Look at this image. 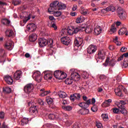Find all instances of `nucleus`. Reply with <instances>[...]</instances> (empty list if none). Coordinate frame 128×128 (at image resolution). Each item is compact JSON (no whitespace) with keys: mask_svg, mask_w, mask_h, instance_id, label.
<instances>
[{"mask_svg":"<svg viewBox=\"0 0 128 128\" xmlns=\"http://www.w3.org/2000/svg\"><path fill=\"white\" fill-rule=\"evenodd\" d=\"M0 128H8V126L6 125V122H4L2 123Z\"/></svg>","mask_w":128,"mask_h":128,"instance_id":"0e129e2a","label":"nucleus"},{"mask_svg":"<svg viewBox=\"0 0 128 128\" xmlns=\"http://www.w3.org/2000/svg\"><path fill=\"white\" fill-rule=\"evenodd\" d=\"M96 126L98 128H103L102 124L100 122H96Z\"/></svg>","mask_w":128,"mask_h":128,"instance_id":"3c124183","label":"nucleus"},{"mask_svg":"<svg viewBox=\"0 0 128 128\" xmlns=\"http://www.w3.org/2000/svg\"><path fill=\"white\" fill-rule=\"evenodd\" d=\"M89 112H90V110L88 109L84 108L83 112H82V114L83 115L88 114Z\"/></svg>","mask_w":128,"mask_h":128,"instance_id":"a18cd8bd","label":"nucleus"},{"mask_svg":"<svg viewBox=\"0 0 128 128\" xmlns=\"http://www.w3.org/2000/svg\"><path fill=\"white\" fill-rule=\"evenodd\" d=\"M109 64L111 66H114L115 65V62H114V60H110L109 62Z\"/></svg>","mask_w":128,"mask_h":128,"instance_id":"6e6d98bb","label":"nucleus"},{"mask_svg":"<svg viewBox=\"0 0 128 128\" xmlns=\"http://www.w3.org/2000/svg\"><path fill=\"white\" fill-rule=\"evenodd\" d=\"M113 8V7H107V8H106V12H109V11H110V12H114V10H112V8Z\"/></svg>","mask_w":128,"mask_h":128,"instance_id":"13d9d810","label":"nucleus"},{"mask_svg":"<svg viewBox=\"0 0 128 128\" xmlns=\"http://www.w3.org/2000/svg\"><path fill=\"white\" fill-rule=\"evenodd\" d=\"M66 8V5L60 2L58 0L54 1L53 3H51L48 11L50 14H52L50 10H62Z\"/></svg>","mask_w":128,"mask_h":128,"instance_id":"7ed1b4c3","label":"nucleus"},{"mask_svg":"<svg viewBox=\"0 0 128 128\" xmlns=\"http://www.w3.org/2000/svg\"><path fill=\"white\" fill-rule=\"evenodd\" d=\"M64 32H66L67 34L71 35L72 34V32L71 30H65Z\"/></svg>","mask_w":128,"mask_h":128,"instance_id":"864d4df0","label":"nucleus"},{"mask_svg":"<svg viewBox=\"0 0 128 128\" xmlns=\"http://www.w3.org/2000/svg\"><path fill=\"white\" fill-rule=\"evenodd\" d=\"M2 23L6 26H10V21L9 20L4 18L2 20Z\"/></svg>","mask_w":128,"mask_h":128,"instance_id":"a878e982","label":"nucleus"},{"mask_svg":"<svg viewBox=\"0 0 128 128\" xmlns=\"http://www.w3.org/2000/svg\"><path fill=\"white\" fill-rule=\"evenodd\" d=\"M40 92H41V93L40 94V96H42V97H44L46 96H47L50 92V90L46 91L45 89H44V88L40 90Z\"/></svg>","mask_w":128,"mask_h":128,"instance_id":"412c9836","label":"nucleus"},{"mask_svg":"<svg viewBox=\"0 0 128 128\" xmlns=\"http://www.w3.org/2000/svg\"><path fill=\"white\" fill-rule=\"evenodd\" d=\"M82 32L85 31L86 32L88 33L90 32V28L89 26H82Z\"/></svg>","mask_w":128,"mask_h":128,"instance_id":"58836bf2","label":"nucleus"},{"mask_svg":"<svg viewBox=\"0 0 128 128\" xmlns=\"http://www.w3.org/2000/svg\"><path fill=\"white\" fill-rule=\"evenodd\" d=\"M6 55L4 49L0 50V62H4L6 60Z\"/></svg>","mask_w":128,"mask_h":128,"instance_id":"1a4fd4ad","label":"nucleus"},{"mask_svg":"<svg viewBox=\"0 0 128 128\" xmlns=\"http://www.w3.org/2000/svg\"><path fill=\"white\" fill-rule=\"evenodd\" d=\"M22 3V1L20 0H12V4L14 6H18L20 4Z\"/></svg>","mask_w":128,"mask_h":128,"instance_id":"f704fd0d","label":"nucleus"},{"mask_svg":"<svg viewBox=\"0 0 128 128\" xmlns=\"http://www.w3.org/2000/svg\"><path fill=\"white\" fill-rule=\"evenodd\" d=\"M106 78V76H104V75H103V74L102 75H100V80H102L104 79H105Z\"/></svg>","mask_w":128,"mask_h":128,"instance_id":"69168bd1","label":"nucleus"},{"mask_svg":"<svg viewBox=\"0 0 128 128\" xmlns=\"http://www.w3.org/2000/svg\"><path fill=\"white\" fill-rule=\"evenodd\" d=\"M127 30L126 28H122L119 31H118V34L120 35H123L126 32Z\"/></svg>","mask_w":128,"mask_h":128,"instance_id":"72a5a7b5","label":"nucleus"},{"mask_svg":"<svg viewBox=\"0 0 128 128\" xmlns=\"http://www.w3.org/2000/svg\"><path fill=\"white\" fill-rule=\"evenodd\" d=\"M45 127L46 128H56V126L51 124H46L45 125Z\"/></svg>","mask_w":128,"mask_h":128,"instance_id":"a19ab883","label":"nucleus"},{"mask_svg":"<svg viewBox=\"0 0 128 128\" xmlns=\"http://www.w3.org/2000/svg\"><path fill=\"white\" fill-rule=\"evenodd\" d=\"M112 102V100L109 99L107 100H106L104 103L102 104V107H108L110 106V104Z\"/></svg>","mask_w":128,"mask_h":128,"instance_id":"bb28decb","label":"nucleus"},{"mask_svg":"<svg viewBox=\"0 0 128 128\" xmlns=\"http://www.w3.org/2000/svg\"><path fill=\"white\" fill-rule=\"evenodd\" d=\"M80 124L76 122L74 124L73 127L72 128H80Z\"/></svg>","mask_w":128,"mask_h":128,"instance_id":"8fccbe9b","label":"nucleus"},{"mask_svg":"<svg viewBox=\"0 0 128 128\" xmlns=\"http://www.w3.org/2000/svg\"><path fill=\"white\" fill-rule=\"evenodd\" d=\"M37 39V36L36 34H32L29 36V40L30 42H34Z\"/></svg>","mask_w":128,"mask_h":128,"instance_id":"393cba45","label":"nucleus"},{"mask_svg":"<svg viewBox=\"0 0 128 128\" xmlns=\"http://www.w3.org/2000/svg\"><path fill=\"white\" fill-rule=\"evenodd\" d=\"M52 28H54L55 30H57L58 27L56 26L55 24H53L52 26Z\"/></svg>","mask_w":128,"mask_h":128,"instance_id":"774afa93","label":"nucleus"},{"mask_svg":"<svg viewBox=\"0 0 128 128\" xmlns=\"http://www.w3.org/2000/svg\"><path fill=\"white\" fill-rule=\"evenodd\" d=\"M48 118L51 120H56L58 116L56 114H50L48 115Z\"/></svg>","mask_w":128,"mask_h":128,"instance_id":"c756f323","label":"nucleus"},{"mask_svg":"<svg viewBox=\"0 0 128 128\" xmlns=\"http://www.w3.org/2000/svg\"><path fill=\"white\" fill-rule=\"evenodd\" d=\"M69 74H70V78L66 79L64 82L66 84L70 85L73 83V80L76 82L80 80V76L78 72H75L74 69H70L69 71Z\"/></svg>","mask_w":128,"mask_h":128,"instance_id":"f03ea898","label":"nucleus"},{"mask_svg":"<svg viewBox=\"0 0 128 128\" xmlns=\"http://www.w3.org/2000/svg\"><path fill=\"white\" fill-rule=\"evenodd\" d=\"M34 103L32 102H28V106H30V108L29 109V111L30 112L32 113H37L38 110L36 108V106H34Z\"/></svg>","mask_w":128,"mask_h":128,"instance_id":"6e6552de","label":"nucleus"},{"mask_svg":"<svg viewBox=\"0 0 128 128\" xmlns=\"http://www.w3.org/2000/svg\"><path fill=\"white\" fill-rule=\"evenodd\" d=\"M80 12L84 15H86L88 13L87 10H86V9H84V8H82L81 10H80Z\"/></svg>","mask_w":128,"mask_h":128,"instance_id":"37998d69","label":"nucleus"},{"mask_svg":"<svg viewBox=\"0 0 128 128\" xmlns=\"http://www.w3.org/2000/svg\"><path fill=\"white\" fill-rule=\"evenodd\" d=\"M71 39L68 36H65L61 38V42L65 45H68L71 42Z\"/></svg>","mask_w":128,"mask_h":128,"instance_id":"4468645a","label":"nucleus"},{"mask_svg":"<svg viewBox=\"0 0 128 128\" xmlns=\"http://www.w3.org/2000/svg\"><path fill=\"white\" fill-rule=\"evenodd\" d=\"M5 113L4 112H0V118L3 119L4 118Z\"/></svg>","mask_w":128,"mask_h":128,"instance_id":"603ef678","label":"nucleus"},{"mask_svg":"<svg viewBox=\"0 0 128 128\" xmlns=\"http://www.w3.org/2000/svg\"><path fill=\"white\" fill-rule=\"evenodd\" d=\"M76 23L79 24L82 22V18H78L76 20Z\"/></svg>","mask_w":128,"mask_h":128,"instance_id":"680f3d73","label":"nucleus"},{"mask_svg":"<svg viewBox=\"0 0 128 128\" xmlns=\"http://www.w3.org/2000/svg\"><path fill=\"white\" fill-rule=\"evenodd\" d=\"M22 71L18 70H16V72L14 74V78L16 80H18L20 78V76H22Z\"/></svg>","mask_w":128,"mask_h":128,"instance_id":"aec40b11","label":"nucleus"},{"mask_svg":"<svg viewBox=\"0 0 128 128\" xmlns=\"http://www.w3.org/2000/svg\"><path fill=\"white\" fill-rule=\"evenodd\" d=\"M38 104L41 106H43L44 104V102L40 99L38 100Z\"/></svg>","mask_w":128,"mask_h":128,"instance_id":"e2e57ef3","label":"nucleus"},{"mask_svg":"<svg viewBox=\"0 0 128 128\" xmlns=\"http://www.w3.org/2000/svg\"><path fill=\"white\" fill-rule=\"evenodd\" d=\"M83 30L82 28V27H76L74 28V31L72 32L74 34H78V32H82Z\"/></svg>","mask_w":128,"mask_h":128,"instance_id":"7c9ffc66","label":"nucleus"},{"mask_svg":"<svg viewBox=\"0 0 128 128\" xmlns=\"http://www.w3.org/2000/svg\"><path fill=\"white\" fill-rule=\"evenodd\" d=\"M65 124L67 126H70L72 124V122L70 120H67Z\"/></svg>","mask_w":128,"mask_h":128,"instance_id":"09e8293b","label":"nucleus"},{"mask_svg":"<svg viewBox=\"0 0 128 128\" xmlns=\"http://www.w3.org/2000/svg\"><path fill=\"white\" fill-rule=\"evenodd\" d=\"M91 103V100H88L86 102L83 103V108L85 109L86 108H88L90 106V105Z\"/></svg>","mask_w":128,"mask_h":128,"instance_id":"c85d7f7f","label":"nucleus"},{"mask_svg":"<svg viewBox=\"0 0 128 128\" xmlns=\"http://www.w3.org/2000/svg\"><path fill=\"white\" fill-rule=\"evenodd\" d=\"M44 80H50L52 78V74H54L53 72L52 71H45L44 72Z\"/></svg>","mask_w":128,"mask_h":128,"instance_id":"9d476101","label":"nucleus"},{"mask_svg":"<svg viewBox=\"0 0 128 128\" xmlns=\"http://www.w3.org/2000/svg\"><path fill=\"white\" fill-rule=\"evenodd\" d=\"M118 14L119 18L122 20H124L126 18V13L122 8L118 7Z\"/></svg>","mask_w":128,"mask_h":128,"instance_id":"39448f33","label":"nucleus"},{"mask_svg":"<svg viewBox=\"0 0 128 128\" xmlns=\"http://www.w3.org/2000/svg\"><path fill=\"white\" fill-rule=\"evenodd\" d=\"M62 108L66 111H70L71 110H72V108L70 106H62Z\"/></svg>","mask_w":128,"mask_h":128,"instance_id":"4c0bfd02","label":"nucleus"},{"mask_svg":"<svg viewBox=\"0 0 128 128\" xmlns=\"http://www.w3.org/2000/svg\"><path fill=\"white\" fill-rule=\"evenodd\" d=\"M91 110L93 112H96L98 111V106L96 105H94L92 108H91Z\"/></svg>","mask_w":128,"mask_h":128,"instance_id":"49530a36","label":"nucleus"},{"mask_svg":"<svg viewBox=\"0 0 128 128\" xmlns=\"http://www.w3.org/2000/svg\"><path fill=\"white\" fill-rule=\"evenodd\" d=\"M30 16H31V15H30V14H29L27 18H26L24 20V22H28V20H30Z\"/></svg>","mask_w":128,"mask_h":128,"instance_id":"bf43d9fd","label":"nucleus"},{"mask_svg":"<svg viewBox=\"0 0 128 128\" xmlns=\"http://www.w3.org/2000/svg\"><path fill=\"white\" fill-rule=\"evenodd\" d=\"M77 10V5H74L72 8V11H75Z\"/></svg>","mask_w":128,"mask_h":128,"instance_id":"338daca9","label":"nucleus"},{"mask_svg":"<svg viewBox=\"0 0 128 128\" xmlns=\"http://www.w3.org/2000/svg\"><path fill=\"white\" fill-rule=\"evenodd\" d=\"M102 32V28L98 26L94 29V34L96 36L100 34Z\"/></svg>","mask_w":128,"mask_h":128,"instance_id":"5701e85b","label":"nucleus"},{"mask_svg":"<svg viewBox=\"0 0 128 128\" xmlns=\"http://www.w3.org/2000/svg\"><path fill=\"white\" fill-rule=\"evenodd\" d=\"M81 97L80 94L79 93H74L72 95H70V100L72 102H74L75 100H80Z\"/></svg>","mask_w":128,"mask_h":128,"instance_id":"2eb2a0df","label":"nucleus"},{"mask_svg":"<svg viewBox=\"0 0 128 128\" xmlns=\"http://www.w3.org/2000/svg\"><path fill=\"white\" fill-rule=\"evenodd\" d=\"M126 50H127V48L124 46L122 47L120 49V52H124Z\"/></svg>","mask_w":128,"mask_h":128,"instance_id":"052dcab7","label":"nucleus"},{"mask_svg":"<svg viewBox=\"0 0 128 128\" xmlns=\"http://www.w3.org/2000/svg\"><path fill=\"white\" fill-rule=\"evenodd\" d=\"M4 80L8 84H12L14 82L12 78L8 75H6L4 76Z\"/></svg>","mask_w":128,"mask_h":128,"instance_id":"f3484780","label":"nucleus"},{"mask_svg":"<svg viewBox=\"0 0 128 128\" xmlns=\"http://www.w3.org/2000/svg\"><path fill=\"white\" fill-rule=\"evenodd\" d=\"M123 86L120 85L119 86L118 88L115 89L114 90V92L116 94V96H122V88H123Z\"/></svg>","mask_w":128,"mask_h":128,"instance_id":"ddd939ff","label":"nucleus"},{"mask_svg":"<svg viewBox=\"0 0 128 128\" xmlns=\"http://www.w3.org/2000/svg\"><path fill=\"white\" fill-rule=\"evenodd\" d=\"M82 78L84 79H87L88 78V74L86 72H83L82 74Z\"/></svg>","mask_w":128,"mask_h":128,"instance_id":"ea45409f","label":"nucleus"},{"mask_svg":"<svg viewBox=\"0 0 128 128\" xmlns=\"http://www.w3.org/2000/svg\"><path fill=\"white\" fill-rule=\"evenodd\" d=\"M51 12H52V14H54V15L56 17L60 16L62 15V12L60 11H56L54 12V10H50Z\"/></svg>","mask_w":128,"mask_h":128,"instance_id":"2f4dec72","label":"nucleus"},{"mask_svg":"<svg viewBox=\"0 0 128 128\" xmlns=\"http://www.w3.org/2000/svg\"><path fill=\"white\" fill-rule=\"evenodd\" d=\"M32 76L38 82H40L42 80V75L40 71H36L34 72Z\"/></svg>","mask_w":128,"mask_h":128,"instance_id":"423d86ee","label":"nucleus"},{"mask_svg":"<svg viewBox=\"0 0 128 128\" xmlns=\"http://www.w3.org/2000/svg\"><path fill=\"white\" fill-rule=\"evenodd\" d=\"M67 76V74L64 72H62L61 75L60 76V78L59 80H62L64 79H65Z\"/></svg>","mask_w":128,"mask_h":128,"instance_id":"e433bc0d","label":"nucleus"},{"mask_svg":"<svg viewBox=\"0 0 128 128\" xmlns=\"http://www.w3.org/2000/svg\"><path fill=\"white\" fill-rule=\"evenodd\" d=\"M98 56L97 59L102 60H104V58H106V54H104V52L103 50L98 51Z\"/></svg>","mask_w":128,"mask_h":128,"instance_id":"a211bd4d","label":"nucleus"},{"mask_svg":"<svg viewBox=\"0 0 128 128\" xmlns=\"http://www.w3.org/2000/svg\"><path fill=\"white\" fill-rule=\"evenodd\" d=\"M5 33L6 36L8 37L14 36V31L10 30H7Z\"/></svg>","mask_w":128,"mask_h":128,"instance_id":"b1692460","label":"nucleus"},{"mask_svg":"<svg viewBox=\"0 0 128 128\" xmlns=\"http://www.w3.org/2000/svg\"><path fill=\"white\" fill-rule=\"evenodd\" d=\"M34 84L32 83L26 84L24 87V91L26 94H30L34 90Z\"/></svg>","mask_w":128,"mask_h":128,"instance_id":"0eeeda50","label":"nucleus"},{"mask_svg":"<svg viewBox=\"0 0 128 128\" xmlns=\"http://www.w3.org/2000/svg\"><path fill=\"white\" fill-rule=\"evenodd\" d=\"M83 39L82 38H78L74 41L76 46H80L83 44Z\"/></svg>","mask_w":128,"mask_h":128,"instance_id":"dca6fc26","label":"nucleus"},{"mask_svg":"<svg viewBox=\"0 0 128 128\" xmlns=\"http://www.w3.org/2000/svg\"><path fill=\"white\" fill-rule=\"evenodd\" d=\"M12 43V41L8 40L4 45V47L5 48H7V50H12L14 48Z\"/></svg>","mask_w":128,"mask_h":128,"instance_id":"9b49d317","label":"nucleus"},{"mask_svg":"<svg viewBox=\"0 0 128 128\" xmlns=\"http://www.w3.org/2000/svg\"><path fill=\"white\" fill-rule=\"evenodd\" d=\"M46 102L48 104L50 105L52 103L53 100L52 99L50 98L46 99Z\"/></svg>","mask_w":128,"mask_h":128,"instance_id":"5fc2aeb1","label":"nucleus"},{"mask_svg":"<svg viewBox=\"0 0 128 128\" xmlns=\"http://www.w3.org/2000/svg\"><path fill=\"white\" fill-rule=\"evenodd\" d=\"M128 67V60H127V58H125L124 60V62H123V66L122 68H126Z\"/></svg>","mask_w":128,"mask_h":128,"instance_id":"79ce46f5","label":"nucleus"},{"mask_svg":"<svg viewBox=\"0 0 128 128\" xmlns=\"http://www.w3.org/2000/svg\"><path fill=\"white\" fill-rule=\"evenodd\" d=\"M29 120H28V118H22L21 120V124L22 126H24L26 125V124H28V122Z\"/></svg>","mask_w":128,"mask_h":128,"instance_id":"c9c22d12","label":"nucleus"},{"mask_svg":"<svg viewBox=\"0 0 128 128\" xmlns=\"http://www.w3.org/2000/svg\"><path fill=\"white\" fill-rule=\"evenodd\" d=\"M110 60V58H107L106 59V62L104 63L103 64V65L104 66H107L108 65V63L109 62Z\"/></svg>","mask_w":128,"mask_h":128,"instance_id":"4d7b16f0","label":"nucleus"},{"mask_svg":"<svg viewBox=\"0 0 128 128\" xmlns=\"http://www.w3.org/2000/svg\"><path fill=\"white\" fill-rule=\"evenodd\" d=\"M116 29L115 28V24H113L110 28V30L112 32H114L116 31Z\"/></svg>","mask_w":128,"mask_h":128,"instance_id":"c03bdc74","label":"nucleus"},{"mask_svg":"<svg viewBox=\"0 0 128 128\" xmlns=\"http://www.w3.org/2000/svg\"><path fill=\"white\" fill-rule=\"evenodd\" d=\"M38 43L40 46H46V44H48V46L51 48H52L54 46V40L52 39L47 40L44 38H40L38 40Z\"/></svg>","mask_w":128,"mask_h":128,"instance_id":"20e7f679","label":"nucleus"},{"mask_svg":"<svg viewBox=\"0 0 128 128\" xmlns=\"http://www.w3.org/2000/svg\"><path fill=\"white\" fill-rule=\"evenodd\" d=\"M26 28L30 32H33L36 30V26L34 24L30 23L27 26Z\"/></svg>","mask_w":128,"mask_h":128,"instance_id":"6ab92c4d","label":"nucleus"},{"mask_svg":"<svg viewBox=\"0 0 128 128\" xmlns=\"http://www.w3.org/2000/svg\"><path fill=\"white\" fill-rule=\"evenodd\" d=\"M58 96L62 98H64L66 97L67 94H66V92H64L63 91H59L58 92Z\"/></svg>","mask_w":128,"mask_h":128,"instance_id":"cd10ccee","label":"nucleus"},{"mask_svg":"<svg viewBox=\"0 0 128 128\" xmlns=\"http://www.w3.org/2000/svg\"><path fill=\"white\" fill-rule=\"evenodd\" d=\"M102 116L104 121H106L108 119V116L106 114H102Z\"/></svg>","mask_w":128,"mask_h":128,"instance_id":"de8ad7c7","label":"nucleus"},{"mask_svg":"<svg viewBox=\"0 0 128 128\" xmlns=\"http://www.w3.org/2000/svg\"><path fill=\"white\" fill-rule=\"evenodd\" d=\"M128 103V100H120L119 102H116V105L119 108H115L113 109V112L115 114H122L124 116L127 115V110H126L125 105Z\"/></svg>","mask_w":128,"mask_h":128,"instance_id":"f257e3e1","label":"nucleus"},{"mask_svg":"<svg viewBox=\"0 0 128 128\" xmlns=\"http://www.w3.org/2000/svg\"><path fill=\"white\" fill-rule=\"evenodd\" d=\"M3 92L6 94H10L12 92V89L8 86L3 88Z\"/></svg>","mask_w":128,"mask_h":128,"instance_id":"473e14b6","label":"nucleus"},{"mask_svg":"<svg viewBox=\"0 0 128 128\" xmlns=\"http://www.w3.org/2000/svg\"><path fill=\"white\" fill-rule=\"evenodd\" d=\"M96 50H97L96 46H94V45L90 46L87 48V52L89 54H94Z\"/></svg>","mask_w":128,"mask_h":128,"instance_id":"f8f14e48","label":"nucleus"},{"mask_svg":"<svg viewBox=\"0 0 128 128\" xmlns=\"http://www.w3.org/2000/svg\"><path fill=\"white\" fill-rule=\"evenodd\" d=\"M54 74V77L60 80V76L62 74V71L60 70H56L53 73Z\"/></svg>","mask_w":128,"mask_h":128,"instance_id":"4be33fe9","label":"nucleus"}]
</instances>
